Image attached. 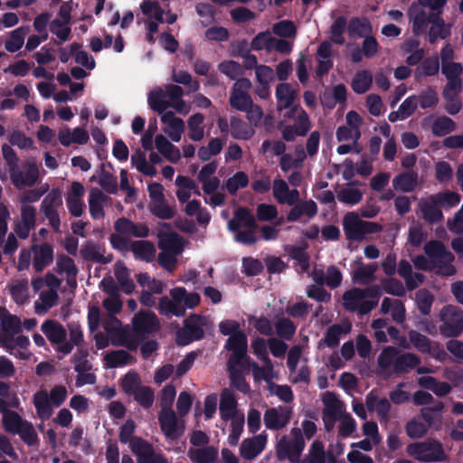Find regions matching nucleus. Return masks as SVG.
<instances>
[{"label":"nucleus","mask_w":463,"mask_h":463,"mask_svg":"<svg viewBox=\"0 0 463 463\" xmlns=\"http://www.w3.org/2000/svg\"><path fill=\"white\" fill-rule=\"evenodd\" d=\"M28 26H21L10 33V38L5 41V48L9 52L19 51L24 43L25 36L29 33Z\"/></svg>","instance_id":"33"},{"label":"nucleus","mask_w":463,"mask_h":463,"mask_svg":"<svg viewBox=\"0 0 463 463\" xmlns=\"http://www.w3.org/2000/svg\"><path fill=\"white\" fill-rule=\"evenodd\" d=\"M0 326L2 330L10 331L12 335L21 332V320L18 317L8 313L5 308L0 307Z\"/></svg>","instance_id":"39"},{"label":"nucleus","mask_w":463,"mask_h":463,"mask_svg":"<svg viewBox=\"0 0 463 463\" xmlns=\"http://www.w3.org/2000/svg\"><path fill=\"white\" fill-rule=\"evenodd\" d=\"M292 439L283 436L277 445V457L279 460L288 459L295 463L298 461L302 451L305 449V440L302 430L299 428L291 430Z\"/></svg>","instance_id":"6"},{"label":"nucleus","mask_w":463,"mask_h":463,"mask_svg":"<svg viewBox=\"0 0 463 463\" xmlns=\"http://www.w3.org/2000/svg\"><path fill=\"white\" fill-rule=\"evenodd\" d=\"M276 99L278 103V109L279 110L289 109L293 106L297 91L294 90L289 83L281 82L276 87Z\"/></svg>","instance_id":"25"},{"label":"nucleus","mask_w":463,"mask_h":463,"mask_svg":"<svg viewBox=\"0 0 463 463\" xmlns=\"http://www.w3.org/2000/svg\"><path fill=\"white\" fill-rule=\"evenodd\" d=\"M228 229L234 232L235 241L241 244L253 245L258 241L256 232L259 225L249 208L236 209L233 218L228 222Z\"/></svg>","instance_id":"2"},{"label":"nucleus","mask_w":463,"mask_h":463,"mask_svg":"<svg viewBox=\"0 0 463 463\" xmlns=\"http://www.w3.org/2000/svg\"><path fill=\"white\" fill-rule=\"evenodd\" d=\"M351 325L349 324L345 326L339 324L330 326L326 329L324 338L319 341L318 346L326 345L330 348L336 347L340 343L341 335L349 333Z\"/></svg>","instance_id":"22"},{"label":"nucleus","mask_w":463,"mask_h":463,"mask_svg":"<svg viewBox=\"0 0 463 463\" xmlns=\"http://www.w3.org/2000/svg\"><path fill=\"white\" fill-rule=\"evenodd\" d=\"M425 254L437 264L438 273L443 276H452L456 273L451 264L454 256L448 251L445 245L439 241H430L424 246Z\"/></svg>","instance_id":"5"},{"label":"nucleus","mask_w":463,"mask_h":463,"mask_svg":"<svg viewBox=\"0 0 463 463\" xmlns=\"http://www.w3.org/2000/svg\"><path fill=\"white\" fill-rule=\"evenodd\" d=\"M252 102V99L247 92L231 93L230 105L239 111L247 110L250 108Z\"/></svg>","instance_id":"57"},{"label":"nucleus","mask_w":463,"mask_h":463,"mask_svg":"<svg viewBox=\"0 0 463 463\" xmlns=\"http://www.w3.org/2000/svg\"><path fill=\"white\" fill-rule=\"evenodd\" d=\"M347 19L345 15L338 16L330 26L331 41L338 45L345 43L344 33L347 29Z\"/></svg>","instance_id":"44"},{"label":"nucleus","mask_w":463,"mask_h":463,"mask_svg":"<svg viewBox=\"0 0 463 463\" xmlns=\"http://www.w3.org/2000/svg\"><path fill=\"white\" fill-rule=\"evenodd\" d=\"M288 255L298 262L299 266V272H307L309 269V255L305 248L299 246H291L288 250Z\"/></svg>","instance_id":"48"},{"label":"nucleus","mask_w":463,"mask_h":463,"mask_svg":"<svg viewBox=\"0 0 463 463\" xmlns=\"http://www.w3.org/2000/svg\"><path fill=\"white\" fill-rule=\"evenodd\" d=\"M114 228L118 233L126 236L146 238L149 235V228L146 223H136L125 217L118 218L114 223Z\"/></svg>","instance_id":"15"},{"label":"nucleus","mask_w":463,"mask_h":463,"mask_svg":"<svg viewBox=\"0 0 463 463\" xmlns=\"http://www.w3.org/2000/svg\"><path fill=\"white\" fill-rule=\"evenodd\" d=\"M250 364V358L247 355V350L233 351L228 359L227 369L228 371L238 370L237 366L246 369Z\"/></svg>","instance_id":"51"},{"label":"nucleus","mask_w":463,"mask_h":463,"mask_svg":"<svg viewBox=\"0 0 463 463\" xmlns=\"http://www.w3.org/2000/svg\"><path fill=\"white\" fill-rule=\"evenodd\" d=\"M132 396L144 409H149L154 402L155 393L150 386L142 385Z\"/></svg>","instance_id":"55"},{"label":"nucleus","mask_w":463,"mask_h":463,"mask_svg":"<svg viewBox=\"0 0 463 463\" xmlns=\"http://www.w3.org/2000/svg\"><path fill=\"white\" fill-rule=\"evenodd\" d=\"M130 448L137 456V463H166L165 458L156 453L153 446L142 438H133Z\"/></svg>","instance_id":"10"},{"label":"nucleus","mask_w":463,"mask_h":463,"mask_svg":"<svg viewBox=\"0 0 463 463\" xmlns=\"http://www.w3.org/2000/svg\"><path fill=\"white\" fill-rule=\"evenodd\" d=\"M149 211L154 216L162 220H170L175 213V209L166 204L165 200L152 203L149 205Z\"/></svg>","instance_id":"56"},{"label":"nucleus","mask_w":463,"mask_h":463,"mask_svg":"<svg viewBox=\"0 0 463 463\" xmlns=\"http://www.w3.org/2000/svg\"><path fill=\"white\" fill-rule=\"evenodd\" d=\"M274 37L269 32L259 33L251 41L250 48L254 51H261L263 49L267 51L272 50V41Z\"/></svg>","instance_id":"58"},{"label":"nucleus","mask_w":463,"mask_h":463,"mask_svg":"<svg viewBox=\"0 0 463 463\" xmlns=\"http://www.w3.org/2000/svg\"><path fill=\"white\" fill-rule=\"evenodd\" d=\"M249 184V177L248 175L242 172L238 171L232 176L229 177L223 184V187L227 190V192L235 195L237 191L241 188H245Z\"/></svg>","instance_id":"41"},{"label":"nucleus","mask_w":463,"mask_h":463,"mask_svg":"<svg viewBox=\"0 0 463 463\" xmlns=\"http://www.w3.org/2000/svg\"><path fill=\"white\" fill-rule=\"evenodd\" d=\"M237 409V400L234 394L225 389L221 394L220 416L224 421L234 419Z\"/></svg>","instance_id":"28"},{"label":"nucleus","mask_w":463,"mask_h":463,"mask_svg":"<svg viewBox=\"0 0 463 463\" xmlns=\"http://www.w3.org/2000/svg\"><path fill=\"white\" fill-rule=\"evenodd\" d=\"M188 457L193 463H213L218 458V450L213 446H204L198 449L190 448Z\"/></svg>","instance_id":"30"},{"label":"nucleus","mask_w":463,"mask_h":463,"mask_svg":"<svg viewBox=\"0 0 463 463\" xmlns=\"http://www.w3.org/2000/svg\"><path fill=\"white\" fill-rule=\"evenodd\" d=\"M457 128L454 120L447 116L437 118L431 126V132L435 137H444L453 132Z\"/></svg>","instance_id":"37"},{"label":"nucleus","mask_w":463,"mask_h":463,"mask_svg":"<svg viewBox=\"0 0 463 463\" xmlns=\"http://www.w3.org/2000/svg\"><path fill=\"white\" fill-rule=\"evenodd\" d=\"M115 277L122 288L123 291L129 295L135 290V283L129 279L128 269L126 266L120 265L116 267Z\"/></svg>","instance_id":"49"},{"label":"nucleus","mask_w":463,"mask_h":463,"mask_svg":"<svg viewBox=\"0 0 463 463\" xmlns=\"http://www.w3.org/2000/svg\"><path fill=\"white\" fill-rule=\"evenodd\" d=\"M411 345L420 353L429 354L431 350V342L424 335L416 330H411L408 334Z\"/></svg>","instance_id":"52"},{"label":"nucleus","mask_w":463,"mask_h":463,"mask_svg":"<svg viewBox=\"0 0 463 463\" xmlns=\"http://www.w3.org/2000/svg\"><path fill=\"white\" fill-rule=\"evenodd\" d=\"M41 330L53 345L62 343L66 340L67 332L63 326L58 321L52 319L46 320L43 323Z\"/></svg>","instance_id":"23"},{"label":"nucleus","mask_w":463,"mask_h":463,"mask_svg":"<svg viewBox=\"0 0 463 463\" xmlns=\"http://www.w3.org/2000/svg\"><path fill=\"white\" fill-rule=\"evenodd\" d=\"M141 386L140 377L134 371H129L121 380V388L128 396H132Z\"/></svg>","instance_id":"50"},{"label":"nucleus","mask_w":463,"mask_h":463,"mask_svg":"<svg viewBox=\"0 0 463 463\" xmlns=\"http://www.w3.org/2000/svg\"><path fill=\"white\" fill-rule=\"evenodd\" d=\"M203 317L197 314H193L186 318L183 329L177 334V344L186 345L193 341L203 338Z\"/></svg>","instance_id":"9"},{"label":"nucleus","mask_w":463,"mask_h":463,"mask_svg":"<svg viewBox=\"0 0 463 463\" xmlns=\"http://www.w3.org/2000/svg\"><path fill=\"white\" fill-rule=\"evenodd\" d=\"M19 404V401L17 397L14 396V401L11 403H8L3 399H0V412L3 415V426L5 430L12 434H17L20 429L23 427L24 422V420L19 413L14 411H8V407H17Z\"/></svg>","instance_id":"11"},{"label":"nucleus","mask_w":463,"mask_h":463,"mask_svg":"<svg viewBox=\"0 0 463 463\" xmlns=\"http://www.w3.org/2000/svg\"><path fill=\"white\" fill-rule=\"evenodd\" d=\"M71 52L74 55L75 62L86 67L89 70L94 69L96 63L94 59L89 55L85 51H81V44L79 43H72L70 45Z\"/></svg>","instance_id":"46"},{"label":"nucleus","mask_w":463,"mask_h":463,"mask_svg":"<svg viewBox=\"0 0 463 463\" xmlns=\"http://www.w3.org/2000/svg\"><path fill=\"white\" fill-rule=\"evenodd\" d=\"M50 31L55 34L61 42H66L70 39L71 29L70 24L63 23L60 19H54L50 24Z\"/></svg>","instance_id":"60"},{"label":"nucleus","mask_w":463,"mask_h":463,"mask_svg":"<svg viewBox=\"0 0 463 463\" xmlns=\"http://www.w3.org/2000/svg\"><path fill=\"white\" fill-rule=\"evenodd\" d=\"M371 32V24L366 19L352 17L348 22L347 33L351 38H363Z\"/></svg>","instance_id":"34"},{"label":"nucleus","mask_w":463,"mask_h":463,"mask_svg":"<svg viewBox=\"0 0 463 463\" xmlns=\"http://www.w3.org/2000/svg\"><path fill=\"white\" fill-rule=\"evenodd\" d=\"M266 443L267 436L264 434L245 439L241 444L240 454L244 459L252 460L264 450Z\"/></svg>","instance_id":"16"},{"label":"nucleus","mask_w":463,"mask_h":463,"mask_svg":"<svg viewBox=\"0 0 463 463\" xmlns=\"http://www.w3.org/2000/svg\"><path fill=\"white\" fill-rule=\"evenodd\" d=\"M17 435L29 447L39 445L40 439L32 422L26 420Z\"/></svg>","instance_id":"54"},{"label":"nucleus","mask_w":463,"mask_h":463,"mask_svg":"<svg viewBox=\"0 0 463 463\" xmlns=\"http://www.w3.org/2000/svg\"><path fill=\"white\" fill-rule=\"evenodd\" d=\"M67 395V389L63 385H54L49 394L45 390L35 392L33 397V403L38 417L48 420L53 413L52 405L60 407L65 402Z\"/></svg>","instance_id":"3"},{"label":"nucleus","mask_w":463,"mask_h":463,"mask_svg":"<svg viewBox=\"0 0 463 463\" xmlns=\"http://www.w3.org/2000/svg\"><path fill=\"white\" fill-rule=\"evenodd\" d=\"M406 452L420 462H445L448 459L442 443L434 439L410 443Z\"/></svg>","instance_id":"4"},{"label":"nucleus","mask_w":463,"mask_h":463,"mask_svg":"<svg viewBox=\"0 0 463 463\" xmlns=\"http://www.w3.org/2000/svg\"><path fill=\"white\" fill-rule=\"evenodd\" d=\"M254 131L242 119L237 117L231 118V134L235 139L248 140Z\"/></svg>","instance_id":"36"},{"label":"nucleus","mask_w":463,"mask_h":463,"mask_svg":"<svg viewBox=\"0 0 463 463\" xmlns=\"http://www.w3.org/2000/svg\"><path fill=\"white\" fill-rule=\"evenodd\" d=\"M13 184L21 189L24 186H33L39 178V169L35 163H26L24 165V173L19 168L14 172L11 173L10 175Z\"/></svg>","instance_id":"14"},{"label":"nucleus","mask_w":463,"mask_h":463,"mask_svg":"<svg viewBox=\"0 0 463 463\" xmlns=\"http://www.w3.org/2000/svg\"><path fill=\"white\" fill-rule=\"evenodd\" d=\"M80 253L83 260L100 264H108L111 262L113 259L112 254L108 256L102 255L99 252V246L92 241H87L82 245Z\"/></svg>","instance_id":"29"},{"label":"nucleus","mask_w":463,"mask_h":463,"mask_svg":"<svg viewBox=\"0 0 463 463\" xmlns=\"http://www.w3.org/2000/svg\"><path fill=\"white\" fill-rule=\"evenodd\" d=\"M158 309L161 315L164 316H175L182 317L185 315V307L180 303L175 302L173 299H169L167 297H163L159 300Z\"/></svg>","instance_id":"35"},{"label":"nucleus","mask_w":463,"mask_h":463,"mask_svg":"<svg viewBox=\"0 0 463 463\" xmlns=\"http://www.w3.org/2000/svg\"><path fill=\"white\" fill-rule=\"evenodd\" d=\"M130 250L136 259L146 262H151L156 254V247L150 241H134L130 243Z\"/></svg>","instance_id":"27"},{"label":"nucleus","mask_w":463,"mask_h":463,"mask_svg":"<svg viewBox=\"0 0 463 463\" xmlns=\"http://www.w3.org/2000/svg\"><path fill=\"white\" fill-rule=\"evenodd\" d=\"M33 251V267L35 272H42L46 267L53 261V248L47 242L32 247Z\"/></svg>","instance_id":"17"},{"label":"nucleus","mask_w":463,"mask_h":463,"mask_svg":"<svg viewBox=\"0 0 463 463\" xmlns=\"http://www.w3.org/2000/svg\"><path fill=\"white\" fill-rule=\"evenodd\" d=\"M130 358L131 354H129L127 351L117 350L107 354L105 356V361L109 367L116 368L119 365L127 364Z\"/></svg>","instance_id":"59"},{"label":"nucleus","mask_w":463,"mask_h":463,"mask_svg":"<svg viewBox=\"0 0 463 463\" xmlns=\"http://www.w3.org/2000/svg\"><path fill=\"white\" fill-rule=\"evenodd\" d=\"M372 83V74L368 71H361L354 75L351 86L355 93L363 94L370 90Z\"/></svg>","instance_id":"42"},{"label":"nucleus","mask_w":463,"mask_h":463,"mask_svg":"<svg viewBox=\"0 0 463 463\" xmlns=\"http://www.w3.org/2000/svg\"><path fill=\"white\" fill-rule=\"evenodd\" d=\"M399 350L394 346L384 347L377 358L378 366L383 370L386 371L391 367L393 368L395 359Z\"/></svg>","instance_id":"47"},{"label":"nucleus","mask_w":463,"mask_h":463,"mask_svg":"<svg viewBox=\"0 0 463 463\" xmlns=\"http://www.w3.org/2000/svg\"><path fill=\"white\" fill-rule=\"evenodd\" d=\"M439 332L445 337H458L463 333V310L453 305L442 307L439 313Z\"/></svg>","instance_id":"7"},{"label":"nucleus","mask_w":463,"mask_h":463,"mask_svg":"<svg viewBox=\"0 0 463 463\" xmlns=\"http://www.w3.org/2000/svg\"><path fill=\"white\" fill-rule=\"evenodd\" d=\"M132 332L121 334V345L129 351H136L146 337L160 329L158 317L154 312L140 310L132 319Z\"/></svg>","instance_id":"1"},{"label":"nucleus","mask_w":463,"mask_h":463,"mask_svg":"<svg viewBox=\"0 0 463 463\" xmlns=\"http://www.w3.org/2000/svg\"><path fill=\"white\" fill-rule=\"evenodd\" d=\"M366 406L369 411H375L380 418H387L391 410V403L386 398L378 399L372 393L366 397Z\"/></svg>","instance_id":"38"},{"label":"nucleus","mask_w":463,"mask_h":463,"mask_svg":"<svg viewBox=\"0 0 463 463\" xmlns=\"http://www.w3.org/2000/svg\"><path fill=\"white\" fill-rule=\"evenodd\" d=\"M158 421L162 432L166 438L177 439L183 434L184 427H180L178 419L173 409H161Z\"/></svg>","instance_id":"13"},{"label":"nucleus","mask_w":463,"mask_h":463,"mask_svg":"<svg viewBox=\"0 0 463 463\" xmlns=\"http://www.w3.org/2000/svg\"><path fill=\"white\" fill-rule=\"evenodd\" d=\"M377 266L369 264L357 268L353 274V280L361 285H368L375 279Z\"/></svg>","instance_id":"45"},{"label":"nucleus","mask_w":463,"mask_h":463,"mask_svg":"<svg viewBox=\"0 0 463 463\" xmlns=\"http://www.w3.org/2000/svg\"><path fill=\"white\" fill-rule=\"evenodd\" d=\"M62 205L61 192L59 188L52 189L41 203V212L43 214L57 213Z\"/></svg>","instance_id":"32"},{"label":"nucleus","mask_w":463,"mask_h":463,"mask_svg":"<svg viewBox=\"0 0 463 463\" xmlns=\"http://www.w3.org/2000/svg\"><path fill=\"white\" fill-rule=\"evenodd\" d=\"M417 98L420 108L424 109L433 108L439 102L438 93L431 87L420 92Z\"/></svg>","instance_id":"63"},{"label":"nucleus","mask_w":463,"mask_h":463,"mask_svg":"<svg viewBox=\"0 0 463 463\" xmlns=\"http://www.w3.org/2000/svg\"><path fill=\"white\" fill-rule=\"evenodd\" d=\"M343 228L348 241H362L364 240L363 220L354 213H348L343 220Z\"/></svg>","instance_id":"19"},{"label":"nucleus","mask_w":463,"mask_h":463,"mask_svg":"<svg viewBox=\"0 0 463 463\" xmlns=\"http://www.w3.org/2000/svg\"><path fill=\"white\" fill-rule=\"evenodd\" d=\"M292 409L287 406L267 409L264 412L263 420L265 427L270 430L283 429L290 420Z\"/></svg>","instance_id":"12"},{"label":"nucleus","mask_w":463,"mask_h":463,"mask_svg":"<svg viewBox=\"0 0 463 463\" xmlns=\"http://www.w3.org/2000/svg\"><path fill=\"white\" fill-rule=\"evenodd\" d=\"M433 301V295L426 288H421L416 293V303L418 309L424 316H427L430 313Z\"/></svg>","instance_id":"53"},{"label":"nucleus","mask_w":463,"mask_h":463,"mask_svg":"<svg viewBox=\"0 0 463 463\" xmlns=\"http://www.w3.org/2000/svg\"><path fill=\"white\" fill-rule=\"evenodd\" d=\"M219 71L232 80H236L243 74L241 65L235 61H224L218 65Z\"/></svg>","instance_id":"61"},{"label":"nucleus","mask_w":463,"mask_h":463,"mask_svg":"<svg viewBox=\"0 0 463 463\" xmlns=\"http://www.w3.org/2000/svg\"><path fill=\"white\" fill-rule=\"evenodd\" d=\"M418 185V174L412 170L402 172L392 179L393 189L402 193L413 192Z\"/></svg>","instance_id":"24"},{"label":"nucleus","mask_w":463,"mask_h":463,"mask_svg":"<svg viewBox=\"0 0 463 463\" xmlns=\"http://www.w3.org/2000/svg\"><path fill=\"white\" fill-rule=\"evenodd\" d=\"M326 408L323 411V420L326 430H330L335 422L340 419L342 404L340 401L331 392L326 393L324 399Z\"/></svg>","instance_id":"18"},{"label":"nucleus","mask_w":463,"mask_h":463,"mask_svg":"<svg viewBox=\"0 0 463 463\" xmlns=\"http://www.w3.org/2000/svg\"><path fill=\"white\" fill-rule=\"evenodd\" d=\"M158 247L163 251L180 254L183 251V241L176 232L163 233L159 237Z\"/></svg>","instance_id":"31"},{"label":"nucleus","mask_w":463,"mask_h":463,"mask_svg":"<svg viewBox=\"0 0 463 463\" xmlns=\"http://www.w3.org/2000/svg\"><path fill=\"white\" fill-rule=\"evenodd\" d=\"M439 71V61L437 55L423 59L414 71V79L421 81L423 78L438 74Z\"/></svg>","instance_id":"26"},{"label":"nucleus","mask_w":463,"mask_h":463,"mask_svg":"<svg viewBox=\"0 0 463 463\" xmlns=\"http://www.w3.org/2000/svg\"><path fill=\"white\" fill-rule=\"evenodd\" d=\"M274 326L277 335L281 339L291 340L296 334L297 326L289 318H278Z\"/></svg>","instance_id":"43"},{"label":"nucleus","mask_w":463,"mask_h":463,"mask_svg":"<svg viewBox=\"0 0 463 463\" xmlns=\"http://www.w3.org/2000/svg\"><path fill=\"white\" fill-rule=\"evenodd\" d=\"M342 299L343 307L346 311L358 312L360 316L370 313L377 307L376 301H364L362 288H359L346 290Z\"/></svg>","instance_id":"8"},{"label":"nucleus","mask_w":463,"mask_h":463,"mask_svg":"<svg viewBox=\"0 0 463 463\" xmlns=\"http://www.w3.org/2000/svg\"><path fill=\"white\" fill-rule=\"evenodd\" d=\"M204 116L202 113L192 115L188 121V137L193 141H200L203 137V129L201 127L203 123Z\"/></svg>","instance_id":"40"},{"label":"nucleus","mask_w":463,"mask_h":463,"mask_svg":"<svg viewBox=\"0 0 463 463\" xmlns=\"http://www.w3.org/2000/svg\"><path fill=\"white\" fill-rule=\"evenodd\" d=\"M273 33L283 38L295 37L297 28L292 21L283 20L273 25Z\"/></svg>","instance_id":"64"},{"label":"nucleus","mask_w":463,"mask_h":463,"mask_svg":"<svg viewBox=\"0 0 463 463\" xmlns=\"http://www.w3.org/2000/svg\"><path fill=\"white\" fill-rule=\"evenodd\" d=\"M439 206L440 204L437 199H434L433 194L427 200H420L419 207L426 222L434 224L443 220V213Z\"/></svg>","instance_id":"20"},{"label":"nucleus","mask_w":463,"mask_h":463,"mask_svg":"<svg viewBox=\"0 0 463 463\" xmlns=\"http://www.w3.org/2000/svg\"><path fill=\"white\" fill-rule=\"evenodd\" d=\"M420 363V358L415 354L398 352L392 372L399 375L405 374L415 369Z\"/></svg>","instance_id":"21"},{"label":"nucleus","mask_w":463,"mask_h":463,"mask_svg":"<svg viewBox=\"0 0 463 463\" xmlns=\"http://www.w3.org/2000/svg\"><path fill=\"white\" fill-rule=\"evenodd\" d=\"M57 267L61 273H66L67 276L77 277L79 269L74 260L66 255H60L57 259Z\"/></svg>","instance_id":"62"}]
</instances>
